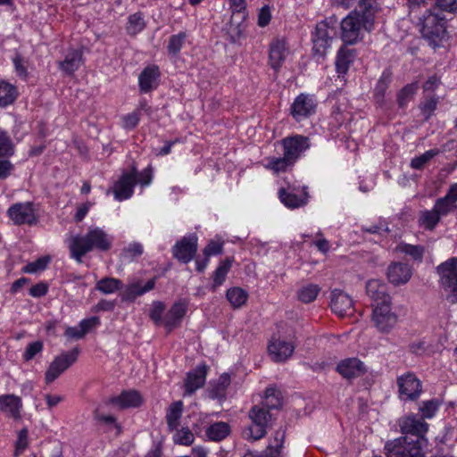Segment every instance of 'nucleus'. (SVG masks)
Returning a JSON list of instances; mask_svg holds the SVG:
<instances>
[{
	"label": "nucleus",
	"instance_id": "58836bf2",
	"mask_svg": "<svg viewBox=\"0 0 457 457\" xmlns=\"http://www.w3.org/2000/svg\"><path fill=\"white\" fill-rule=\"evenodd\" d=\"M182 411L183 403L181 401L174 402L169 406L166 413V421L170 431L177 429L179 427Z\"/></svg>",
	"mask_w": 457,
	"mask_h": 457
},
{
	"label": "nucleus",
	"instance_id": "13d9d810",
	"mask_svg": "<svg viewBox=\"0 0 457 457\" xmlns=\"http://www.w3.org/2000/svg\"><path fill=\"white\" fill-rule=\"evenodd\" d=\"M165 310V305L162 302H154L150 311V318L155 325H163L162 314Z\"/></svg>",
	"mask_w": 457,
	"mask_h": 457
},
{
	"label": "nucleus",
	"instance_id": "473e14b6",
	"mask_svg": "<svg viewBox=\"0 0 457 457\" xmlns=\"http://www.w3.org/2000/svg\"><path fill=\"white\" fill-rule=\"evenodd\" d=\"M21 407V399L17 396L8 395L0 396V410L6 415L18 419Z\"/></svg>",
	"mask_w": 457,
	"mask_h": 457
},
{
	"label": "nucleus",
	"instance_id": "2eb2a0df",
	"mask_svg": "<svg viewBox=\"0 0 457 457\" xmlns=\"http://www.w3.org/2000/svg\"><path fill=\"white\" fill-rule=\"evenodd\" d=\"M197 252V237L189 235L177 242L172 248L173 256L184 263L189 262Z\"/></svg>",
	"mask_w": 457,
	"mask_h": 457
},
{
	"label": "nucleus",
	"instance_id": "bf43d9fd",
	"mask_svg": "<svg viewBox=\"0 0 457 457\" xmlns=\"http://www.w3.org/2000/svg\"><path fill=\"white\" fill-rule=\"evenodd\" d=\"M130 173H135L137 176V184L141 186H149L153 179V168L151 166L146 167L140 172H137L135 169Z\"/></svg>",
	"mask_w": 457,
	"mask_h": 457
},
{
	"label": "nucleus",
	"instance_id": "6ab92c4d",
	"mask_svg": "<svg viewBox=\"0 0 457 457\" xmlns=\"http://www.w3.org/2000/svg\"><path fill=\"white\" fill-rule=\"evenodd\" d=\"M136 184L137 176L135 173H124L113 186L115 199L122 201L131 197Z\"/></svg>",
	"mask_w": 457,
	"mask_h": 457
},
{
	"label": "nucleus",
	"instance_id": "4c0bfd02",
	"mask_svg": "<svg viewBox=\"0 0 457 457\" xmlns=\"http://www.w3.org/2000/svg\"><path fill=\"white\" fill-rule=\"evenodd\" d=\"M233 261V258L228 257L220 262L219 266L213 272V283L211 287L212 291H216V289L225 282L227 275L231 269Z\"/></svg>",
	"mask_w": 457,
	"mask_h": 457
},
{
	"label": "nucleus",
	"instance_id": "e433bc0d",
	"mask_svg": "<svg viewBox=\"0 0 457 457\" xmlns=\"http://www.w3.org/2000/svg\"><path fill=\"white\" fill-rule=\"evenodd\" d=\"M10 220L17 225L24 224L29 218V203H17L7 211Z\"/></svg>",
	"mask_w": 457,
	"mask_h": 457
},
{
	"label": "nucleus",
	"instance_id": "69168bd1",
	"mask_svg": "<svg viewBox=\"0 0 457 457\" xmlns=\"http://www.w3.org/2000/svg\"><path fill=\"white\" fill-rule=\"evenodd\" d=\"M99 324L100 320L98 317L96 316L88 319H84L79 323L80 327V331H82L84 335L88 333L92 328L97 327Z\"/></svg>",
	"mask_w": 457,
	"mask_h": 457
},
{
	"label": "nucleus",
	"instance_id": "aec40b11",
	"mask_svg": "<svg viewBox=\"0 0 457 457\" xmlns=\"http://www.w3.org/2000/svg\"><path fill=\"white\" fill-rule=\"evenodd\" d=\"M337 370L345 378L351 379L362 376L366 372V366L358 358H347L337 364Z\"/></svg>",
	"mask_w": 457,
	"mask_h": 457
},
{
	"label": "nucleus",
	"instance_id": "4d7b16f0",
	"mask_svg": "<svg viewBox=\"0 0 457 457\" xmlns=\"http://www.w3.org/2000/svg\"><path fill=\"white\" fill-rule=\"evenodd\" d=\"M140 116L141 114L138 110H135L130 113L123 115L121 118L122 128L128 130L135 129L140 120Z\"/></svg>",
	"mask_w": 457,
	"mask_h": 457
},
{
	"label": "nucleus",
	"instance_id": "cd10ccee",
	"mask_svg": "<svg viewBox=\"0 0 457 457\" xmlns=\"http://www.w3.org/2000/svg\"><path fill=\"white\" fill-rule=\"evenodd\" d=\"M355 58L356 52L354 49H351L347 46L340 47L336 57V70L339 76L347 73Z\"/></svg>",
	"mask_w": 457,
	"mask_h": 457
},
{
	"label": "nucleus",
	"instance_id": "4be33fe9",
	"mask_svg": "<svg viewBox=\"0 0 457 457\" xmlns=\"http://www.w3.org/2000/svg\"><path fill=\"white\" fill-rule=\"evenodd\" d=\"M208 367L203 363L197 365L192 371L188 372L185 380V390L191 395L201 388L206 380Z\"/></svg>",
	"mask_w": 457,
	"mask_h": 457
},
{
	"label": "nucleus",
	"instance_id": "9b49d317",
	"mask_svg": "<svg viewBox=\"0 0 457 457\" xmlns=\"http://www.w3.org/2000/svg\"><path fill=\"white\" fill-rule=\"evenodd\" d=\"M371 320L380 332H389L396 325L398 320L397 315L391 310V302L382 304H373Z\"/></svg>",
	"mask_w": 457,
	"mask_h": 457
},
{
	"label": "nucleus",
	"instance_id": "09e8293b",
	"mask_svg": "<svg viewBox=\"0 0 457 457\" xmlns=\"http://www.w3.org/2000/svg\"><path fill=\"white\" fill-rule=\"evenodd\" d=\"M187 38L186 32H179L176 35H172L169 39L167 50L169 54L176 55L181 50Z\"/></svg>",
	"mask_w": 457,
	"mask_h": 457
},
{
	"label": "nucleus",
	"instance_id": "4468645a",
	"mask_svg": "<svg viewBox=\"0 0 457 457\" xmlns=\"http://www.w3.org/2000/svg\"><path fill=\"white\" fill-rule=\"evenodd\" d=\"M401 432L404 435L415 436L416 439L426 438L428 424L414 414L404 416L399 420Z\"/></svg>",
	"mask_w": 457,
	"mask_h": 457
},
{
	"label": "nucleus",
	"instance_id": "7c9ffc66",
	"mask_svg": "<svg viewBox=\"0 0 457 457\" xmlns=\"http://www.w3.org/2000/svg\"><path fill=\"white\" fill-rule=\"evenodd\" d=\"M379 10L377 0H360L358 6L353 12H358V15L366 21V23L374 26L375 16Z\"/></svg>",
	"mask_w": 457,
	"mask_h": 457
},
{
	"label": "nucleus",
	"instance_id": "c9c22d12",
	"mask_svg": "<svg viewBox=\"0 0 457 457\" xmlns=\"http://www.w3.org/2000/svg\"><path fill=\"white\" fill-rule=\"evenodd\" d=\"M395 251L400 253L408 255L412 261L422 262L425 254V247L420 245H411L404 242L399 243Z\"/></svg>",
	"mask_w": 457,
	"mask_h": 457
},
{
	"label": "nucleus",
	"instance_id": "864d4df0",
	"mask_svg": "<svg viewBox=\"0 0 457 457\" xmlns=\"http://www.w3.org/2000/svg\"><path fill=\"white\" fill-rule=\"evenodd\" d=\"M281 405L279 392L275 387H268L265 391V406L268 409H276Z\"/></svg>",
	"mask_w": 457,
	"mask_h": 457
},
{
	"label": "nucleus",
	"instance_id": "b1692460",
	"mask_svg": "<svg viewBox=\"0 0 457 457\" xmlns=\"http://www.w3.org/2000/svg\"><path fill=\"white\" fill-rule=\"evenodd\" d=\"M411 274V267L408 263L393 262L387 268V278L396 286L407 283Z\"/></svg>",
	"mask_w": 457,
	"mask_h": 457
},
{
	"label": "nucleus",
	"instance_id": "680f3d73",
	"mask_svg": "<svg viewBox=\"0 0 457 457\" xmlns=\"http://www.w3.org/2000/svg\"><path fill=\"white\" fill-rule=\"evenodd\" d=\"M143 253V245L139 243L129 244L122 251V255L126 259H134L140 256Z\"/></svg>",
	"mask_w": 457,
	"mask_h": 457
},
{
	"label": "nucleus",
	"instance_id": "5701e85b",
	"mask_svg": "<svg viewBox=\"0 0 457 457\" xmlns=\"http://www.w3.org/2000/svg\"><path fill=\"white\" fill-rule=\"evenodd\" d=\"M110 403L120 409L137 408L143 403V396L137 390H125L112 397Z\"/></svg>",
	"mask_w": 457,
	"mask_h": 457
},
{
	"label": "nucleus",
	"instance_id": "a878e982",
	"mask_svg": "<svg viewBox=\"0 0 457 457\" xmlns=\"http://www.w3.org/2000/svg\"><path fill=\"white\" fill-rule=\"evenodd\" d=\"M366 292L373 300V304H382L391 302V297L386 293V285L378 279H370L367 282Z\"/></svg>",
	"mask_w": 457,
	"mask_h": 457
},
{
	"label": "nucleus",
	"instance_id": "8fccbe9b",
	"mask_svg": "<svg viewBox=\"0 0 457 457\" xmlns=\"http://www.w3.org/2000/svg\"><path fill=\"white\" fill-rule=\"evenodd\" d=\"M176 432L173 436V441L177 445H190L195 440V436L188 428H182L175 429Z\"/></svg>",
	"mask_w": 457,
	"mask_h": 457
},
{
	"label": "nucleus",
	"instance_id": "c85d7f7f",
	"mask_svg": "<svg viewBox=\"0 0 457 457\" xmlns=\"http://www.w3.org/2000/svg\"><path fill=\"white\" fill-rule=\"evenodd\" d=\"M82 64V52L79 49H71L67 52L63 61L58 62L59 69L67 75L73 74Z\"/></svg>",
	"mask_w": 457,
	"mask_h": 457
},
{
	"label": "nucleus",
	"instance_id": "052dcab7",
	"mask_svg": "<svg viewBox=\"0 0 457 457\" xmlns=\"http://www.w3.org/2000/svg\"><path fill=\"white\" fill-rule=\"evenodd\" d=\"M52 257L48 254L37 258L34 262H30V274L39 273L45 270L51 262Z\"/></svg>",
	"mask_w": 457,
	"mask_h": 457
},
{
	"label": "nucleus",
	"instance_id": "79ce46f5",
	"mask_svg": "<svg viewBox=\"0 0 457 457\" xmlns=\"http://www.w3.org/2000/svg\"><path fill=\"white\" fill-rule=\"evenodd\" d=\"M122 287V282L115 278L105 277L96 284V289L104 295L113 294Z\"/></svg>",
	"mask_w": 457,
	"mask_h": 457
},
{
	"label": "nucleus",
	"instance_id": "20e7f679",
	"mask_svg": "<svg viewBox=\"0 0 457 457\" xmlns=\"http://www.w3.org/2000/svg\"><path fill=\"white\" fill-rule=\"evenodd\" d=\"M427 438L412 439L407 436L389 441L385 445L386 457H425Z\"/></svg>",
	"mask_w": 457,
	"mask_h": 457
},
{
	"label": "nucleus",
	"instance_id": "3c124183",
	"mask_svg": "<svg viewBox=\"0 0 457 457\" xmlns=\"http://www.w3.org/2000/svg\"><path fill=\"white\" fill-rule=\"evenodd\" d=\"M439 406L440 403L436 399L422 402L419 408L422 415L421 419L424 420V419L433 418L438 411Z\"/></svg>",
	"mask_w": 457,
	"mask_h": 457
},
{
	"label": "nucleus",
	"instance_id": "ea45409f",
	"mask_svg": "<svg viewBox=\"0 0 457 457\" xmlns=\"http://www.w3.org/2000/svg\"><path fill=\"white\" fill-rule=\"evenodd\" d=\"M441 217L432 208L431 210H424L420 212L418 223L419 226L426 230L432 231L439 223Z\"/></svg>",
	"mask_w": 457,
	"mask_h": 457
},
{
	"label": "nucleus",
	"instance_id": "7ed1b4c3",
	"mask_svg": "<svg viewBox=\"0 0 457 457\" xmlns=\"http://www.w3.org/2000/svg\"><path fill=\"white\" fill-rule=\"evenodd\" d=\"M436 5L427 10L420 19V32L429 45L438 46L446 37L445 17Z\"/></svg>",
	"mask_w": 457,
	"mask_h": 457
},
{
	"label": "nucleus",
	"instance_id": "423d86ee",
	"mask_svg": "<svg viewBox=\"0 0 457 457\" xmlns=\"http://www.w3.org/2000/svg\"><path fill=\"white\" fill-rule=\"evenodd\" d=\"M341 38L346 45H353L362 37L363 31H370L373 27L358 15V12H350L340 23Z\"/></svg>",
	"mask_w": 457,
	"mask_h": 457
},
{
	"label": "nucleus",
	"instance_id": "49530a36",
	"mask_svg": "<svg viewBox=\"0 0 457 457\" xmlns=\"http://www.w3.org/2000/svg\"><path fill=\"white\" fill-rule=\"evenodd\" d=\"M419 88L418 82H413L404 86L397 95V103L401 108H404L413 98Z\"/></svg>",
	"mask_w": 457,
	"mask_h": 457
},
{
	"label": "nucleus",
	"instance_id": "603ef678",
	"mask_svg": "<svg viewBox=\"0 0 457 457\" xmlns=\"http://www.w3.org/2000/svg\"><path fill=\"white\" fill-rule=\"evenodd\" d=\"M390 74L383 72L374 88V96L378 102H381L383 100L385 93L390 84Z\"/></svg>",
	"mask_w": 457,
	"mask_h": 457
},
{
	"label": "nucleus",
	"instance_id": "c756f323",
	"mask_svg": "<svg viewBox=\"0 0 457 457\" xmlns=\"http://www.w3.org/2000/svg\"><path fill=\"white\" fill-rule=\"evenodd\" d=\"M187 312V305L184 303H175L163 317V326L170 331L179 325Z\"/></svg>",
	"mask_w": 457,
	"mask_h": 457
},
{
	"label": "nucleus",
	"instance_id": "6e6552de",
	"mask_svg": "<svg viewBox=\"0 0 457 457\" xmlns=\"http://www.w3.org/2000/svg\"><path fill=\"white\" fill-rule=\"evenodd\" d=\"M335 27L336 21L332 18L326 19L316 25L315 30L312 35V50L315 54L320 56L326 54L336 34Z\"/></svg>",
	"mask_w": 457,
	"mask_h": 457
},
{
	"label": "nucleus",
	"instance_id": "37998d69",
	"mask_svg": "<svg viewBox=\"0 0 457 457\" xmlns=\"http://www.w3.org/2000/svg\"><path fill=\"white\" fill-rule=\"evenodd\" d=\"M155 286V279L152 278L148 280L144 286L140 283H133L126 289V298L129 300H134L137 296L144 295L145 293L152 290Z\"/></svg>",
	"mask_w": 457,
	"mask_h": 457
},
{
	"label": "nucleus",
	"instance_id": "0eeeda50",
	"mask_svg": "<svg viewBox=\"0 0 457 457\" xmlns=\"http://www.w3.org/2000/svg\"><path fill=\"white\" fill-rule=\"evenodd\" d=\"M252 424L243 430V437L246 440L256 441L262 438L267 433V427L271 415L265 407L253 406L249 411Z\"/></svg>",
	"mask_w": 457,
	"mask_h": 457
},
{
	"label": "nucleus",
	"instance_id": "f8f14e48",
	"mask_svg": "<svg viewBox=\"0 0 457 457\" xmlns=\"http://www.w3.org/2000/svg\"><path fill=\"white\" fill-rule=\"evenodd\" d=\"M397 386L400 397L404 400H415L422 392L421 382L412 372L399 376Z\"/></svg>",
	"mask_w": 457,
	"mask_h": 457
},
{
	"label": "nucleus",
	"instance_id": "5fc2aeb1",
	"mask_svg": "<svg viewBox=\"0 0 457 457\" xmlns=\"http://www.w3.org/2000/svg\"><path fill=\"white\" fill-rule=\"evenodd\" d=\"M439 153L436 149H431L421 155L415 157L411 162V167L415 170H421L426 163H428L433 157L437 155Z\"/></svg>",
	"mask_w": 457,
	"mask_h": 457
},
{
	"label": "nucleus",
	"instance_id": "39448f33",
	"mask_svg": "<svg viewBox=\"0 0 457 457\" xmlns=\"http://www.w3.org/2000/svg\"><path fill=\"white\" fill-rule=\"evenodd\" d=\"M231 10L229 21L222 28L231 43H237L244 35L246 20L245 0H228Z\"/></svg>",
	"mask_w": 457,
	"mask_h": 457
},
{
	"label": "nucleus",
	"instance_id": "dca6fc26",
	"mask_svg": "<svg viewBox=\"0 0 457 457\" xmlns=\"http://www.w3.org/2000/svg\"><path fill=\"white\" fill-rule=\"evenodd\" d=\"M295 345L281 338L273 337L268 345L269 354L276 362H282L289 359L294 351Z\"/></svg>",
	"mask_w": 457,
	"mask_h": 457
},
{
	"label": "nucleus",
	"instance_id": "e2e57ef3",
	"mask_svg": "<svg viewBox=\"0 0 457 457\" xmlns=\"http://www.w3.org/2000/svg\"><path fill=\"white\" fill-rule=\"evenodd\" d=\"M12 145L7 134L0 129V156L12 154Z\"/></svg>",
	"mask_w": 457,
	"mask_h": 457
},
{
	"label": "nucleus",
	"instance_id": "1a4fd4ad",
	"mask_svg": "<svg viewBox=\"0 0 457 457\" xmlns=\"http://www.w3.org/2000/svg\"><path fill=\"white\" fill-rule=\"evenodd\" d=\"M440 282L451 303H457V257H453L437 267Z\"/></svg>",
	"mask_w": 457,
	"mask_h": 457
},
{
	"label": "nucleus",
	"instance_id": "72a5a7b5",
	"mask_svg": "<svg viewBox=\"0 0 457 457\" xmlns=\"http://www.w3.org/2000/svg\"><path fill=\"white\" fill-rule=\"evenodd\" d=\"M19 96L16 86L0 79V107L4 108L12 104Z\"/></svg>",
	"mask_w": 457,
	"mask_h": 457
},
{
	"label": "nucleus",
	"instance_id": "de8ad7c7",
	"mask_svg": "<svg viewBox=\"0 0 457 457\" xmlns=\"http://www.w3.org/2000/svg\"><path fill=\"white\" fill-rule=\"evenodd\" d=\"M145 27V22L142 13L136 12L129 16L127 32L129 35H137L141 32Z\"/></svg>",
	"mask_w": 457,
	"mask_h": 457
},
{
	"label": "nucleus",
	"instance_id": "f03ea898",
	"mask_svg": "<svg viewBox=\"0 0 457 457\" xmlns=\"http://www.w3.org/2000/svg\"><path fill=\"white\" fill-rule=\"evenodd\" d=\"M112 237L100 228H90L86 235L70 237L68 247L71 258L81 263L82 258L93 249L108 251L112 245Z\"/></svg>",
	"mask_w": 457,
	"mask_h": 457
},
{
	"label": "nucleus",
	"instance_id": "774afa93",
	"mask_svg": "<svg viewBox=\"0 0 457 457\" xmlns=\"http://www.w3.org/2000/svg\"><path fill=\"white\" fill-rule=\"evenodd\" d=\"M436 5L444 12H457V0H436Z\"/></svg>",
	"mask_w": 457,
	"mask_h": 457
},
{
	"label": "nucleus",
	"instance_id": "9d476101",
	"mask_svg": "<svg viewBox=\"0 0 457 457\" xmlns=\"http://www.w3.org/2000/svg\"><path fill=\"white\" fill-rule=\"evenodd\" d=\"M79 353V350L78 348H74L55 357L46 372V383L51 384L58 378L62 373L68 370L77 361Z\"/></svg>",
	"mask_w": 457,
	"mask_h": 457
},
{
	"label": "nucleus",
	"instance_id": "393cba45",
	"mask_svg": "<svg viewBox=\"0 0 457 457\" xmlns=\"http://www.w3.org/2000/svg\"><path fill=\"white\" fill-rule=\"evenodd\" d=\"M286 430L282 428L275 431L270 439L269 445L263 452V457H284L285 456Z\"/></svg>",
	"mask_w": 457,
	"mask_h": 457
},
{
	"label": "nucleus",
	"instance_id": "a19ab883",
	"mask_svg": "<svg viewBox=\"0 0 457 457\" xmlns=\"http://www.w3.org/2000/svg\"><path fill=\"white\" fill-rule=\"evenodd\" d=\"M226 297L232 307L237 309L246 303L248 293L241 287H234L227 290Z\"/></svg>",
	"mask_w": 457,
	"mask_h": 457
},
{
	"label": "nucleus",
	"instance_id": "ddd939ff",
	"mask_svg": "<svg viewBox=\"0 0 457 457\" xmlns=\"http://www.w3.org/2000/svg\"><path fill=\"white\" fill-rule=\"evenodd\" d=\"M316 101L313 96L308 94H300L294 100L290 113L296 121H301L315 113Z\"/></svg>",
	"mask_w": 457,
	"mask_h": 457
},
{
	"label": "nucleus",
	"instance_id": "c03bdc74",
	"mask_svg": "<svg viewBox=\"0 0 457 457\" xmlns=\"http://www.w3.org/2000/svg\"><path fill=\"white\" fill-rule=\"evenodd\" d=\"M320 291V287L316 284L304 285L297 291L298 300L303 303H312L317 298Z\"/></svg>",
	"mask_w": 457,
	"mask_h": 457
},
{
	"label": "nucleus",
	"instance_id": "a211bd4d",
	"mask_svg": "<svg viewBox=\"0 0 457 457\" xmlns=\"http://www.w3.org/2000/svg\"><path fill=\"white\" fill-rule=\"evenodd\" d=\"M278 197L281 203L287 208L295 209L303 206L308 202V193L306 187H303L299 194L295 192V188H280L278 191Z\"/></svg>",
	"mask_w": 457,
	"mask_h": 457
},
{
	"label": "nucleus",
	"instance_id": "bb28decb",
	"mask_svg": "<svg viewBox=\"0 0 457 457\" xmlns=\"http://www.w3.org/2000/svg\"><path fill=\"white\" fill-rule=\"evenodd\" d=\"M159 77L160 71L157 66L153 65L145 68L138 78L140 90L147 93L155 88L158 85Z\"/></svg>",
	"mask_w": 457,
	"mask_h": 457
},
{
	"label": "nucleus",
	"instance_id": "412c9836",
	"mask_svg": "<svg viewBox=\"0 0 457 457\" xmlns=\"http://www.w3.org/2000/svg\"><path fill=\"white\" fill-rule=\"evenodd\" d=\"M457 202V184H453L446 195L443 197L438 198L433 209L442 218L448 215L452 211L456 208Z\"/></svg>",
	"mask_w": 457,
	"mask_h": 457
},
{
	"label": "nucleus",
	"instance_id": "6e6d98bb",
	"mask_svg": "<svg viewBox=\"0 0 457 457\" xmlns=\"http://www.w3.org/2000/svg\"><path fill=\"white\" fill-rule=\"evenodd\" d=\"M230 382L231 380L228 374L223 373L220 375L218 380L212 384L215 385L212 389L213 395L216 397L221 396L225 393L227 387L230 385Z\"/></svg>",
	"mask_w": 457,
	"mask_h": 457
},
{
	"label": "nucleus",
	"instance_id": "a18cd8bd",
	"mask_svg": "<svg viewBox=\"0 0 457 457\" xmlns=\"http://www.w3.org/2000/svg\"><path fill=\"white\" fill-rule=\"evenodd\" d=\"M438 102L439 98L434 95L425 96L424 99L420 102L419 107L425 120H428L434 114Z\"/></svg>",
	"mask_w": 457,
	"mask_h": 457
},
{
	"label": "nucleus",
	"instance_id": "f257e3e1",
	"mask_svg": "<svg viewBox=\"0 0 457 457\" xmlns=\"http://www.w3.org/2000/svg\"><path fill=\"white\" fill-rule=\"evenodd\" d=\"M278 144L281 145L282 156H269L264 160L265 169L275 174L291 170L311 146L310 138L299 134L286 137Z\"/></svg>",
	"mask_w": 457,
	"mask_h": 457
},
{
	"label": "nucleus",
	"instance_id": "f704fd0d",
	"mask_svg": "<svg viewBox=\"0 0 457 457\" xmlns=\"http://www.w3.org/2000/svg\"><path fill=\"white\" fill-rule=\"evenodd\" d=\"M230 433V427L227 422L218 421L210 425L205 430L209 440L219 442L225 439Z\"/></svg>",
	"mask_w": 457,
	"mask_h": 457
},
{
	"label": "nucleus",
	"instance_id": "0e129e2a",
	"mask_svg": "<svg viewBox=\"0 0 457 457\" xmlns=\"http://www.w3.org/2000/svg\"><path fill=\"white\" fill-rule=\"evenodd\" d=\"M223 243L219 241H211L204 248V253L206 257L220 254L222 253Z\"/></svg>",
	"mask_w": 457,
	"mask_h": 457
},
{
	"label": "nucleus",
	"instance_id": "f3484780",
	"mask_svg": "<svg viewBox=\"0 0 457 457\" xmlns=\"http://www.w3.org/2000/svg\"><path fill=\"white\" fill-rule=\"evenodd\" d=\"M330 307L340 317L351 315L353 312L352 298L339 289H334L331 292Z\"/></svg>",
	"mask_w": 457,
	"mask_h": 457
},
{
	"label": "nucleus",
	"instance_id": "2f4dec72",
	"mask_svg": "<svg viewBox=\"0 0 457 457\" xmlns=\"http://www.w3.org/2000/svg\"><path fill=\"white\" fill-rule=\"evenodd\" d=\"M287 48L283 40H275L270 47V62L274 70H278L287 55Z\"/></svg>",
	"mask_w": 457,
	"mask_h": 457
},
{
	"label": "nucleus",
	"instance_id": "338daca9",
	"mask_svg": "<svg viewBox=\"0 0 457 457\" xmlns=\"http://www.w3.org/2000/svg\"><path fill=\"white\" fill-rule=\"evenodd\" d=\"M441 84V79L436 75L429 76L424 82L422 88L424 92H434Z\"/></svg>",
	"mask_w": 457,
	"mask_h": 457
}]
</instances>
